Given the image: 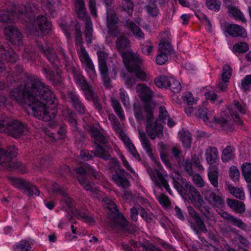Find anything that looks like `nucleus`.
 <instances>
[{"label":"nucleus","mask_w":251,"mask_h":251,"mask_svg":"<svg viewBox=\"0 0 251 251\" xmlns=\"http://www.w3.org/2000/svg\"><path fill=\"white\" fill-rule=\"evenodd\" d=\"M9 97L13 100L27 103L33 116L39 120L49 122L56 115L55 95L37 75H31L25 85L21 84L11 89Z\"/></svg>","instance_id":"nucleus-1"},{"label":"nucleus","mask_w":251,"mask_h":251,"mask_svg":"<svg viewBox=\"0 0 251 251\" xmlns=\"http://www.w3.org/2000/svg\"><path fill=\"white\" fill-rule=\"evenodd\" d=\"M36 8L34 4L27 3L25 5L21 7L19 17L23 19V21L26 24L29 28L31 26L37 27L44 34L48 33L51 29L52 24L48 18L44 15H39L35 20L34 11Z\"/></svg>","instance_id":"nucleus-2"},{"label":"nucleus","mask_w":251,"mask_h":251,"mask_svg":"<svg viewBox=\"0 0 251 251\" xmlns=\"http://www.w3.org/2000/svg\"><path fill=\"white\" fill-rule=\"evenodd\" d=\"M75 11L79 19L85 22L84 31L85 39L88 44L92 42L93 27L92 22L90 17L88 15L83 0H75Z\"/></svg>","instance_id":"nucleus-3"},{"label":"nucleus","mask_w":251,"mask_h":251,"mask_svg":"<svg viewBox=\"0 0 251 251\" xmlns=\"http://www.w3.org/2000/svg\"><path fill=\"white\" fill-rule=\"evenodd\" d=\"M17 148L13 145L8 146L6 150L0 147V165L8 170L19 168V163L12 161V159L17 156Z\"/></svg>","instance_id":"nucleus-4"},{"label":"nucleus","mask_w":251,"mask_h":251,"mask_svg":"<svg viewBox=\"0 0 251 251\" xmlns=\"http://www.w3.org/2000/svg\"><path fill=\"white\" fill-rule=\"evenodd\" d=\"M25 128L24 125L17 120H0V131L5 132L16 138L24 134Z\"/></svg>","instance_id":"nucleus-5"},{"label":"nucleus","mask_w":251,"mask_h":251,"mask_svg":"<svg viewBox=\"0 0 251 251\" xmlns=\"http://www.w3.org/2000/svg\"><path fill=\"white\" fill-rule=\"evenodd\" d=\"M107 209H108V218L112 228L118 230L126 229L128 221L124 215L119 212L117 206L115 204L109 205Z\"/></svg>","instance_id":"nucleus-6"},{"label":"nucleus","mask_w":251,"mask_h":251,"mask_svg":"<svg viewBox=\"0 0 251 251\" xmlns=\"http://www.w3.org/2000/svg\"><path fill=\"white\" fill-rule=\"evenodd\" d=\"M146 130L151 139H154L156 137L161 138L163 136V127L161 124L158 123L154 120L153 111L146 112Z\"/></svg>","instance_id":"nucleus-7"},{"label":"nucleus","mask_w":251,"mask_h":251,"mask_svg":"<svg viewBox=\"0 0 251 251\" xmlns=\"http://www.w3.org/2000/svg\"><path fill=\"white\" fill-rule=\"evenodd\" d=\"M134 57L130 55L129 59L130 60L125 63V66L128 71L133 73L137 78L142 81H146L147 74L141 68L143 59L139 55L135 57Z\"/></svg>","instance_id":"nucleus-8"},{"label":"nucleus","mask_w":251,"mask_h":251,"mask_svg":"<svg viewBox=\"0 0 251 251\" xmlns=\"http://www.w3.org/2000/svg\"><path fill=\"white\" fill-rule=\"evenodd\" d=\"M136 92L139 94L141 100L144 102L146 112L154 111L156 104L152 100L153 92L150 88L145 84H138Z\"/></svg>","instance_id":"nucleus-9"},{"label":"nucleus","mask_w":251,"mask_h":251,"mask_svg":"<svg viewBox=\"0 0 251 251\" xmlns=\"http://www.w3.org/2000/svg\"><path fill=\"white\" fill-rule=\"evenodd\" d=\"M116 48L118 51L121 54L124 63H126L130 59H129L130 55L136 56L138 54L133 52L130 50V41L129 39L125 36L122 35L118 37L116 41Z\"/></svg>","instance_id":"nucleus-10"},{"label":"nucleus","mask_w":251,"mask_h":251,"mask_svg":"<svg viewBox=\"0 0 251 251\" xmlns=\"http://www.w3.org/2000/svg\"><path fill=\"white\" fill-rule=\"evenodd\" d=\"M99 60V68L101 75L103 85L106 88L111 87V79L109 76L108 69L106 63L107 54L103 51L97 52Z\"/></svg>","instance_id":"nucleus-11"},{"label":"nucleus","mask_w":251,"mask_h":251,"mask_svg":"<svg viewBox=\"0 0 251 251\" xmlns=\"http://www.w3.org/2000/svg\"><path fill=\"white\" fill-rule=\"evenodd\" d=\"M11 183L15 187L21 189H25V192L28 197H32L34 195L36 196H39L40 191L37 187L31 184L28 181L17 177H11L10 178Z\"/></svg>","instance_id":"nucleus-12"},{"label":"nucleus","mask_w":251,"mask_h":251,"mask_svg":"<svg viewBox=\"0 0 251 251\" xmlns=\"http://www.w3.org/2000/svg\"><path fill=\"white\" fill-rule=\"evenodd\" d=\"M189 214L195 221V223L189 220L192 229L199 235L201 232L206 233L207 229L204 221L201 218L199 213L192 206L188 207Z\"/></svg>","instance_id":"nucleus-13"},{"label":"nucleus","mask_w":251,"mask_h":251,"mask_svg":"<svg viewBox=\"0 0 251 251\" xmlns=\"http://www.w3.org/2000/svg\"><path fill=\"white\" fill-rule=\"evenodd\" d=\"M175 176L173 175L171 177L173 179L174 187L181 196L188 195V192L193 185L190 184L186 179L182 177L178 172H175Z\"/></svg>","instance_id":"nucleus-14"},{"label":"nucleus","mask_w":251,"mask_h":251,"mask_svg":"<svg viewBox=\"0 0 251 251\" xmlns=\"http://www.w3.org/2000/svg\"><path fill=\"white\" fill-rule=\"evenodd\" d=\"M6 40L12 44L20 46L23 44V35L17 27L13 25L8 26L4 29Z\"/></svg>","instance_id":"nucleus-15"},{"label":"nucleus","mask_w":251,"mask_h":251,"mask_svg":"<svg viewBox=\"0 0 251 251\" xmlns=\"http://www.w3.org/2000/svg\"><path fill=\"white\" fill-rule=\"evenodd\" d=\"M12 73L7 77V80L11 84L13 83H22L27 82L28 77L31 75H26L24 72L23 67L20 65H17L12 70Z\"/></svg>","instance_id":"nucleus-16"},{"label":"nucleus","mask_w":251,"mask_h":251,"mask_svg":"<svg viewBox=\"0 0 251 251\" xmlns=\"http://www.w3.org/2000/svg\"><path fill=\"white\" fill-rule=\"evenodd\" d=\"M129 175V174L124 169L116 168L115 170V173L112 175V178L118 186L125 189L130 185L127 178Z\"/></svg>","instance_id":"nucleus-17"},{"label":"nucleus","mask_w":251,"mask_h":251,"mask_svg":"<svg viewBox=\"0 0 251 251\" xmlns=\"http://www.w3.org/2000/svg\"><path fill=\"white\" fill-rule=\"evenodd\" d=\"M0 55L3 59L11 64L15 63L19 59L15 51L10 48L7 43L0 44Z\"/></svg>","instance_id":"nucleus-18"},{"label":"nucleus","mask_w":251,"mask_h":251,"mask_svg":"<svg viewBox=\"0 0 251 251\" xmlns=\"http://www.w3.org/2000/svg\"><path fill=\"white\" fill-rule=\"evenodd\" d=\"M24 5L22 4L19 7L15 8L12 11H9L5 10H2L0 11V22L2 23H13L14 22L15 19V17L16 16L17 18L21 20L22 22L24 23L23 21V19L19 17L20 12H19L20 10H21V7Z\"/></svg>","instance_id":"nucleus-19"},{"label":"nucleus","mask_w":251,"mask_h":251,"mask_svg":"<svg viewBox=\"0 0 251 251\" xmlns=\"http://www.w3.org/2000/svg\"><path fill=\"white\" fill-rule=\"evenodd\" d=\"M38 48L41 53L47 58L48 60L54 66L56 69L57 63L59 62V59L56 54L55 50L51 47H44L42 45H38Z\"/></svg>","instance_id":"nucleus-20"},{"label":"nucleus","mask_w":251,"mask_h":251,"mask_svg":"<svg viewBox=\"0 0 251 251\" xmlns=\"http://www.w3.org/2000/svg\"><path fill=\"white\" fill-rule=\"evenodd\" d=\"M150 176L154 182L155 186H158L159 188H161L163 186L166 191L170 192L171 190L168 181L164 177L162 174L158 170L155 169L151 171L150 174Z\"/></svg>","instance_id":"nucleus-21"},{"label":"nucleus","mask_w":251,"mask_h":251,"mask_svg":"<svg viewBox=\"0 0 251 251\" xmlns=\"http://www.w3.org/2000/svg\"><path fill=\"white\" fill-rule=\"evenodd\" d=\"M226 31L232 37L245 38L247 36L246 29L242 26L236 24H229Z\"/></svg>","instance_id":"nucleus-22"},{"label":"nucleus","mask_w":251,"mask_h":251,"mask_svg":"<svg viewBox=\"0 0 251 251\" xmlns=\"http://www.w3.org/2000/svg\"><path fill=\"white\" fill-rule=\"evenodd\" d=\"M204 198L209 203H213L217 207H223L225 206V202L223 198L217 195L215 193L210 190L205 191Z\"/></svg>","instance_id":"nucleus-23"},{"label":"nucleus","mask_w":251,"mask_h":251,"mask_svg":"<svg viewBox=\"0 0 251 251\" xmlns=\"http://www.w3.org/2000/svg\"><path fill=\"white\" fill-rule=\"evenodd\" d=\"M158 151L160 153V156L162 161L165 164L168 168H172V164L170 161L169 154L167 152L170 151V146L165 144L162 142L158 143Z\"/></svg>","instance_id":"nucleus-24"},{"label":"nucleus","mask_w":251,"mask_h":251,"mask_svg":"<svg viewBox=\"0 0 251 251\" xmlns=\"http://www.w3.org/2000/svg\"><path fill=\"white\" fill-rule=\"evenodd\" d=\"M62 116L66 121L75 128H77V115L75 112L70 108L66 107L62 110Z\"/></svg>","instance_id":"nucleus-25"},{"label":"nucleus","mask_w":251,"mask_h":251,"mask_svg":"<svg viewBox=\"0 0 251 251\" xmlns=\"http://www.w3.org/2000/svg\"><path fill=\"white\" fill-rule=\"evenodd\" d=\"M226 201L227 205L236 213L242 214L245 211V205L243 202L229 198Z\"/></svg>","instance_id":"nucleus-26"},{"label":"nucleus","mask_w":251,"mask_h":251,"mask_svg":"<svg viewBox=\"0 0 251 251\" xmlns=\"http://www.w3.org/2000/svg\"><path fill=\"white\" fill-rule=\"evenodd\" d=\"M188 197L191 202L195 206L199 204L200 202L203 201V199L199 191L193 186L190 188L188 192Z\"/></svg>","instance_id":"nucleus-27"},{"label":"nucleus","mask_w":251,"mask_h":251,"mask_svg":"<svg viewBox=\"0 0 251 251\" xmlns=\"http://www.w3.org/2000/svg\"><path fill=\"white\" fill-rule=\"evenodd\" d=\"M134 115L136 120L141 122L146 120V112L144 105L142 106L139 102H135L133 105Z\"/></svg>","instance_id":"nucleus-28"},{"label":"nucleus","mask_w":251,"mask_h":251,"mask_svg":"<svg viewBox=\"0 0 251 251\" xmlns=\"http://www.w3.org/2000/svg\"><path fill=\"white\" fill-rule=\"evenodd\" d=\"M91 153L94 156L106 161L109 160L111 156L109 151L98 143H96L95 150L92 151Z\"/></svg>","instance_id":"nucleus-29"},{"label":"nucleus","mask_w":251,"mask_h":251,"mask_svg":"<svg viewBox=\"0 0 251 251\" xmlns=\"http://www.w3.org/2000/svg\"><path fill=\"white\" fill-rule=\"evenodd\" d=\"M70 71L73 74L74 78L76 83L79 85L81 88L88 84L81 72L77 68L72 66Z\"/></svg>","instance_id":"nucleus-30"},{"label":"nucleus","mask_w":251,"mask_h":251,"mask_svg":"<svg viewBox=\"0 0 251 251\" xmlns=\"http://www.w3.org/2000/svg\"><path fill=\"white\" fill-rule=\"evenodd\" d=\"M159 52L164 54L171 55L173 52V47L170 42L165 39H162L158 44Z\"/></svg>","instance_id":"nucleus-31"},{"label":"nucleus","mask_w":251,"mask_h":251,"mask_svg":"<svg viewBox=\"0 0 251 251\" xmlns=\"http://www.w3.org/2000/svg\"><path fill=\"white\" fill-rule=\"evenodd\" d=\"M125 25L132 32L134 36L138 39L144 38V34L141 29L133 22L127 21Z\"/></svg>","instance_id":"nucleus-32"},{"label":"nucleus","mask_w":251,"mask_h":251,"mask_svg":"<svg viewBox=\"0 0 251 251\" xmlns=\"http://www.w3.org/2000/svg\"><path fill=\"white\" fill-rule=\"evenodd\" d=\"M180 139L185 148L190 149L192 142V137L190 132L182 129L180 132Z\"/></svg>","instance_id":"nucleus-33"},{"label":"nucleus","mask_w":251,"mask_h":251,"mask_svg":"<svg viewBox=\"0 0 251 251\" xmlns=\"http://www.w3.org/2000/svg\"><path fill=\"white\" fill-rule=\"evenodd\" d=\"M84 93L85 98L89 101H92L98 95L95 93L92 86L87 84L81 88Z\"/></svg>","instance_id":"nucleus-34"},{"label":"nucleus","mask_w":251,"mask_h":251,"mask_svg":"<svg viewBox=\"0 0 251 251\" xmlns=\"http://www.w3.org/2000/svg\"><path fill=\"white\" fill-rule=\"evenodd\" d=\"M74 217H76L78 219H80L83 222L87 223H91L94 222V219L88 216L86 213L82 212L80 210L76 209L75 211H71V218L73 219Z\"/></svg>","instance_id":"nucleus-35"},{"label":"nucleus","mask_w":251,"mask_h":251,"mask_svg":"<svg viewBox=\"0 0 251 251\" xmlns=\"http://www.w3.org/2000/svg\"><path fill=\"white\" fill-rule=\"evenodd\" d=\"M241 169L246 182L251 184V163L250 162L243 163Z\"/></svg>","instance_id":"nucleus-36"},{"label":"nucleus","mask_w":251,"mask_h":251,"mask_svg":"<svg viewBox=\"0 0 251 251\" xmlns=\"http://www.w3.org/2000/svg\"><path fill=\"white\" fill-rule=\"evenodd\" d=\"M167 88L169 89L174 93H177L180 92L181 86L180 82L174 77H168Z\"/></svg>","instance_id":"nucleus-37"},{"label":"nucleus","mask_w":251,"mask_h":251,"mask_svg":"<svg viewBox=\"0 0 251 251\" xmlns=\"http://www.w3.org/2000/svg\"><path fill=\"white\" fill-rule=\"evenodd\" d=\"M119 18L114 10L111 8L106 9V21L107 25H117Z\"/></svg>","instance_id":"nucleus-38"},{"label":"nucleus","mask_w":251,"mask_h":251,"mask_svg":"<svg viewBox=\"0 0 251 251\" xmlns=\"http://www.w3.org/2000/svg\"><path fill=\"white\" fill-rule=\"evenodd\" d=\"M140 216L148 224L155 222L154 219L156 218V216L150 210H147L144 208L141 209Z\"/></svg>","instance_id":"nucleus-39"},{"label":"nucleus","mask_w":251,"mask_h":251,"mask_svg":"<svg viewBox=\"0 0 251 251\" xmlns=\"http://www.w3.org/2000/svg\"><path fill=\"white\" fill-rule=\"evenodd\" d=\"M172 155L177 161L178 165H181L184 161V157L182 155V151L181 150L176 146L173 147L170 150Z\"/></svg>","instance_id":"nucleus-40"},{"label":"nucleus","mask_w":251,"mask_h":251,"mask_svg":"<svg viewBox=\"0 0 251 251\" xmlns=\"http://www.w3.org/2000/svg\"><path fill=\"white\" fill-rule=\"evenodd\" d=\"M49 81L51 82V84L57 90H59L64 87L63 78L58 72L54 74Z\"/></svg>","instance_id":"nucleus-41"},{"label":"nucleus","mask_w":251,"mask_h":251,"mask_svg":"<svg viewBox=\"0 0 251 251\" xmlns=\"http://www.w3.org/2000/svg\"><path fill=\"white\" fill-rule=\"evenodd\" d=\"M49 81L51 82V84L57 90H59L64 87L63 78L58 72L54 74Z\"/></svg>","instance_id":"nucleus-42"},{"label":"nucleus","mask_w":251,"mask_h":251,"mask_svg":"<svg viewBox=\"0 0 251 251\" xmlns=\"http://www.w3.org/2000/svg\"><path fill=\"white\" fill-rule=\"evenodd\" d=\"M74 135L75 137V142L78 148H82L83 143H84L86 139L85 135L81 130H79L77 127L75 128Z\"/></svg>","instance_id":"nucleus-43"},{"label":"nucleus","mask_w":251,"mask_h":251,"mask_svg":"<svg viewBox=\"0 0 251 251\" xmlns=\"http://www.w3.org/2000/svg\"><path fill=\"white\" fill-rule=\"evenodd\" d=\"M228 12L235 18L236 20H240L243 22H246V20L243 14L237 7L235 6H229L228 8Z\"/></svg>","instance_id":"nucleus-44"},{"label":"nucleus","mask_w":251,"mask_h":251,"mask_svg":"<svg viewBox=\"0 0 251 251\" xmlns=\"http://www.w3.org/2000/svg\"><path fill=\"white\" fill-rule=\"evenodd\" d=\"M218 153V151L215 147L210 148L209 152L205 154L206 159L208 164L212 165L215 162Z\"/></svg>","instance_id":"nucleus-45"},{"label":"nucleus","mask_w":251,"mask_h":251,"mask_svg":"<svg viewBox=\"0 0 251 251\" xmlns=\"http://www.w3.org/2000/svg\"><path fill=\"white\" fill-rule=\"evenodd\" d=\"M195 206L205 218L207 219H209L210 218V208L205 203L203 200L202 202H200Z\"/></svg>","instance_id":"nucleus-46"},{"label":"nucleus","mask_w":251,"mask_h":251,"mask_svg":"<svg viewBox=\"0 0 251 251\" xmlns=\"http://www.w3.org/2000/svg\"><path fill=\"white\" fill-rule=\"evenodd\" d=\"M57 1V0H42V7L50 13H52L55 10V5Z\"/></svg>","instance_id":"nucleus-47"},{"label":"nucleus","mask_w":251,"mask_h":251,"mask_svg":"<svg viewBox=\"0 0 251 251\" xmlns=\"http://www.w3.org/2000/svg\"><path fill=\"white\" fill-rule=\"evenodd\" d=\"M214 120L215 121L216 123L221 125L222 127L225 130H230L233 129L232 124L226 119H225L223 117L218 118L214 117Z\"/></svg>","instance_id":"nucleus-48"},{"label":"nucleus","mask_w":251,"mask_h":251,"mask_svg":"<svg viewBox=\"0 0 251 251\" xmlns=\"http://www.w3.org/2000/svg\"><path fill=\"white\" fill-rule=\"evenodd\" d=\"M249 50L248 44L244 42L236 43L233 46V50L235 52L244 53L248 51Z\"/></svg>","instance_id":"nucleus-49"},{"label":"nucleus","mask_w":251,"mask_h":251,"mask_svg":"<svg viewBox=\"0 0 251 251\" xmlns=\"http://www.w3.org/2000/svg\"><path fill=\"white\" fill-rule=\"evenodd\" d=\"M234 157L232 147L227 146L224 149L222 153V160L224 162H227Z\"/></svg>","instance_id":"nucleus-50"},{"label":"nucleus","mask_w":251,"mask_h":251,"mask_svg":"<svg viewBox=\"0 0 251 251\" xmlns=\"http://www.w3.org/2000/svg\"><path fill=\"white\" fill-rule=\"evenodd\" d=\"M75 42L76 44L79 46L82 45L83 41L82 36V32L81 30V25L79 23H76L75 25Z\"/></svg>","instance_id":"nucleus-51"},{"label":"nucleus","mask_w":251,"mask_h":251,"mask_svg":"<svg viewBox=\"0 0 251 251\" xmlns=\"http://www.w3.org/2000/svg\"><path fill=\"white\" fill-rule=\"evenodd\" d=\"M72 106L80 115H83L86 112V108L80 99L73 103Z\"/></svg>","instance_id":"nucleus-52"},{"label":"nucleus","mask_w":251,"mask_h":251,"mask_svg":"<svg viewBox=\"0 0 251 251\" xmlns=\"http://www.w3.org/2000/svg\"><path fill=\"white\" fill-rule=\"evenodd\" d=\"M148 14L151 17H155L159 14V10L156 3H149L145 7Z\"/></svg>","instance_id":"nucleus-53"},{"label":"nucleus","mask_w":251,"mask_h":251,"mask_svg":"<svg viewBox=\"0 0 251 251\" xmlns=\"http://www.w3.org/2000/svg\"><path fill=\"white\" fill-rule=\"evenodd\" d=\"M223 73L221 75V80L225 82H228L231 76V68L227 64H226L223 68Z\"/></svg>","instance_id":"nucleus-54"},{"label":"nucleus","mask_w":251,"mask_h":251,"mask_svg":"<svg viewBox=\"0 0 251 251\" xmlns=\"http://www.w3.org/2000/svg\"><path fill=\"white\" fill-rule=\"evenodd\" d=\"M229 192L236 198L243 200L245 199V194L243 188L235 187H229Z\"/></svg>","instance_id":"nucleus-55"},{"label":"nucleus","mask_w":251,"mask_h":251,"mask_svg":"<svg viewBox=\"0 0 251 251\" xmlns=\"http://www.w3.org/2000/svg\"><path fill=\"white\" fill-rule=\"evenodd\" d=\"M221 2L217 0H206L207 8L214 11H218L220 9Z\"/></svg>","instance_id":"nucleus-56"},{"label":"nucleus","mask_w":251,"mask_h":251,"mask_svg":"<svg viewBox=\"0 0 251 251\" xmlns=\"http://www.w3.org/2000/svg\"><path fill=\"white\" fill-rule=\"evenodd\" d=\"M65 97L68 101L70 102L72 105L80 99L76 92L73 90H68Z\"/></svg>","instance_id":"nucleus-57"},{"label":"nucleus","mask_w":251,"mask_h":251,"mask_svg":"<svg viewBox=\"0 0 251 251\" xmlns=\"http://www.w3.org/2000/svg\"><path fill=\"white\" fill-rule=\"evenodd\" d=\"M231 218L229 221L232 225L234 226H237L242 230H246L247 227V225L246 223H244L241 219L235 217L234 216L230 217Z\"/></svg>","instance_id":"nucleus-58"},{"label":"nucleus","mask_w":251,"mask_h":251,"mask_svg":"<svg viewBox=\"0 0 251 251\" xmlns=\"http://www.w3.org/2000/svg\"><path fill=\"white\" fill-rule=\"evenodd\" d=\"M123 1L122 4L125 6L122 7V10L123 11H127L128 14L131 16L132 14L134 6L133 2L131 0H123Z\"/></svg>","instance_id":"nucleus-59"},{"label":"nucleus","mask_w":251,"mask_h":251,"mask_svg":"<svg viewBox=\"0 0 251 251\" xmlns=\"http://www.w3.org/2000/svg\"><path fill=\"white\" fill-rule=\"evenodd\" d=\"M141 143L143 146V148L144 150H146L147 153L148 154L151 159L152 160H155V157L152 152V150L150 140L148 139L146 141H142L141 142Z\"/></svg>","instance_id":"nucleus-60"},{"label":"nucleus","mask_w":251,"mask_h":251,"mask_svg":"<svg viewBox=\"0 0 251 251\" xmlns=\"http://www.w3.org/2000/svg\"><path fill=\"white\" fill-rule=\"evenodd\" d=\"M208 177L212 185L214 187H218V172L216 170H211L208 173Z\"/></svg>","instance_id":"nucleus-61"},{"label":"nucleus","mask_w":251,"mask_h":251,"mask_svg":"<svg viewBox=\"0 0 251 251\" xmlns=\"http://www.w3.org/2000/svg\"><path fill=\"white\" fill-rule=\"evenodd\" d=\"M168 77L165 75L161 76L159 77L155 78L154 82L155 85L158 88L164 87L167 88Z\"/></svg>","instance_id":"nucleus-62"},{"label":"nucleus","mask_w":251,"mask_h":251,"mask_svg":"<svg viewBox=\"0 0 251 251\" xmlns=\"http://www.w3.org/2000/svg\"><path fill=\"white\" fill-rule=\"evenodd\" d=\"M241 88L246 92L250 90L251 87V75H247L241 81Z\"/></svg>","instance_id":"nucleus-63"},{"label":"nucleus","mask_w":251,"mask_h":251,"mask_svg":"<svg viewBox=\"0 0 251 251\" xmlns=\"http://www.w3.org/2000/svg\"><path fill=\"white\" fill-rule=\"evenodd\" d=\"M229 176L230 178L234 181L239 180L240 177V172L235 166H231L229 170Z\"/></svg>","instance_id":"nucleus-64"}]
</instances>
